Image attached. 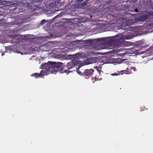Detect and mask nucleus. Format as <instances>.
<instances>
[{"mask_svg":"<svg viewBox=\"0 0 153 153\" xmlns=\"http://www.w3.org/2000/svg\"><path fill=\"white\" fill-rule=\"evenodd\" d=\"M45 22H46V20H42L41 22V24H42V25L44 24Z\"/></svg>","mask_w":153,"mask_h":153,"instance_id":"nucleus-15","label":"nucleus"},{"mask_svg":"<svg viewBox=\"0 0 153 153\" xmlns=\"http://www.w3.org/2000/svg\"><path fill=\"white\" fill-rule=\"evenodd\" d=\"M42 1V0H39L38 1H36V2H39L40 3H41Z\"/></svg>","mask_w":153,"mask_h":153,"instance_id":"nucleus-20","label":"nucleus"},{"mask_svg":"<svg viewBox=\"0 0 153 153\" xmlns=\"http://www.w3.org/2000/svg\"><path fill=\"white\" fill-rule=\"evenodd\" d=\"M98 40H101V39H98Z\"/></svg>","mask_w":153,"mask_h":153,"instance_id":"nucleus-24","label":"nucleus"},{"mask_svg":"<svg viewBox=\"0 0 153 153\" xmlns=\"http://www.w3.org/2000/svg\"><path fill=\"white\" fill-rule=\"evenodd\" d=\"M42 66H43L42 68V70L40 71L39 74L38 73H34L31 75V76H33L36 78L42 77L43 76L47 75L49 73V72H50V70H49L50 68L48 63H45L44 65L42 64Z\"/></svg>","mask_w":153,"mask_h":153,"instance_id":"nucleus-4","label":"nucleus"},{"mask_svg":"<svg viewBox=\"0 0 153 153\" xmlns=\"http://www.w3.org/2000/svg\"><path fill=\"white\" fill-rule=\"evenodd\" d=\"M134 23V22H133L131 20H129L128 21V24L126 25V27H128L126 28L127 29V30H132L133 27H129V26L133 25Z\"/></svg>","mask_w":153,"mask_h":153,"instance_id":"nucleus-9","label":"nucleus"},{"mask_svg":"<svg viewBox=\"0 0 153 153\" xmlns=\"http://www.w3.org/2000/svg\"><path fill=\"white\" fill-rule=\"evenodd\" d=\"M111 38L108 42V44L110 46L118 47L123 45L124 43V39L121 36L117 35Z\"/></svg>","mask_w":153,"mask_h":153,"instance_id":"nucleus-2","label":"nucleus"},{"mask_svg":"<svg viewBox=\"0 0 153 153\" xmlns=\"http://www.w3.org/2000/svg\"><path fill=\"white\" fill-rule=\"evenodd\" d=\"M87 4V1H84L82 2L81 4V5L82 6H85Z\"/></svg>","mask_w":153,"mask_h":153,"instance_id":"nucleus-13","label":"nucleus"},{"mask_svg":"<svg viewBox=\"0 0 153 153\" xmlns=\"http://www.w3.org/2000/svg\"><path fill=\"white\" fill-rule=\"evenodd\" d=\"M111 13V15L112 16L114 17H117L119 16V15H120L121 14V13L118 10H115L114 12H113Z\"/></svg>","mask_w":153,"mask_h":153,"instance_id":"nucleus-10","label":"nucleus"},{"mask_svg":"<svg viewBox=\"0 0 153 153\" xmlns=\"http://www.w3.org/2000/svg\"><path fill=\"white\" fill-rule=\"evenodd\" d=\"M96 58H90L88 59L85 62V64L86 65L93 64L96 62L97 61Z\"/></svg>","mask_w":153,"mask_h":153,"instance_id":"nucleus-8","label":"nucleus"},{"mask_svg":"<svg viewBox=\"0 0 153 153\" xmlns=\"http://www.w3.org/2000/svg\"><path fill=\"white\" fill-rule=\"evenodd\" d=\"M112 0H109L108 1H107V4H110L111 3V2L112 1Z\"/></svg>","mask_w":153,"mask_h":153,"instance_id":"nucleus-17","label":"nucleus"},{"mask_svg":"<svg viewBox=\"0 0 153 153\" xmlns=\"http://www.w3.org/2000/svg\"><path fill=\"white\" fill-rule=\"evenodd\" d=\"M76 42L75 41H72L69 44V46L70 47L66 49L65 51H67L68 52L71 51H74L75 50V48L76 47Z\"/></svg>","mask_w":153,"mask_h":153,"instance_id":"nucleus-7","label":"nucleus"},{"mask_svg":"<svg viewBox=\"0 0 153 153\" xmlns=\"http://www.w3.org/2000/svg\"><path fill=\"white\" fill-rule=\"evenodd\" d=\"M83 1V0H77V2H81Z\"/></svg>","mask_w":153,"mask_h":153,"instance_id":"nucleus-18","label":"nucleus"},{"mask_svg":"<svg viewBox=\"0 0 153 153\" xmlns=\"http://www.w3.org/2000/svg\"><path fill=\"white\" fill-rule=\"evenodd\" d=\"M143 41H141V40H140V41H138L137 42V45L138 46H141V47H144V46L143 45H143Z\"/></svg>","mask_w":153,"mask_h":153,"instance_id":"nucleus-12","label":"nucleus"},{"mask_svg":"<svg viewBox=\"0 0 153 153\" xmlns=\"http://www.w3.org/2000/svg\"><path fill=\"white\" fill-rule=\"evenodd\" d=\"M86 1H87H87H89V0H85Z\"/></svg>","mask_w":153,"mask_h":153,"instance_id":"nucleus-23","label":"nucleus"},{"mask_svg":"<svg viewBox=\"0 0 153 153\" xmlns=\"http://www.w3.org/2000/svg\"><path fill=\"white\" fill-rule=\"evenodd\" d=\"M98 71L99 72V73H100V71L99 70H98Z\"/></svg>","mask_w":153,"mask_h":153,"instance_id":"nucleus-22","label":"nucleus"},{"mask_svg":"<svg viewBox=\"0 0 153 153\" xmlns=\"http://www.w3.org/2000/svg\"><path fill=\"white\" fill-rule=\"evenodd\" d=\"M121 72H123V73H125L126 74H128L127 71L126 70H123L121 71Z\"/></svg>","mask_w":153,"mask_h":153,"instance_id":"nucleus-16","label":"nucleus"},{"mask_svg":"<svg viewBox=\"0 0 153 153\" xmlns=\"http://www.w3.org/2000/svg\"><path fill=\"white\" fill-rule=\"evenodd\" d=\"M51 3H50L49 4V6H51Z\"/></svg>","mask_w":153,"mask_h":153,"instance_id":"nucleus-25","label":"nucleus"},{"mask_svg":"<svg viewBox=\"0 0 153 153\" xmlns=\"http://www.w3.org/2000/svg\"><path fill=\"white\" fill-rule=\"evenodd\" d=\"M146 28L149 30H153V24H151L148 25H147Z\"/></svg>","mask_w":153,"mask_h":153,"instance_id":"nucleus-11","label":"nucleus"},{"mask_svg":"<svg viewBox=\"0 0 153 153\" xmlns=\"http://www.w3.org/2000/svg\"><path fill=\"white\" fill-rule=\"evenodd\" d=\"M49 66V70H50V72L52 73H54L55 72L60 71L62 73L64 72L63 64L61 62L56 63L54 62H48Z\"/></svg>","mask_w":153,"mask_h":153,"instance_id":"nucleus-3","label":"nucleus"},{"mask_svg":"<svg viewBox=\"0 0 153 153\" xmlns=\"http://www.w3.org/2000/svg\"><path fill=\"white\" fill-rule=\"evenodd\" d=\"M77 73L80 75H81L82 74V75L84 76H85L86 78H88L91 76L92 78L97 79L96 74L97 72V71H95L94 70L92 69L85 70L84 72L82 74L79 71H77Z\"/></svg>","mask_w":153,"mask_h":153,"instance_id":"nucleus-5","label":"nucleus"},{"mask_svg":"<svg viewBox=\"0 0 153 153\" xmlns=\"http://www.w3.org/2000/svg\"><path fill=\"white\" fill-rule=\"evenodd\" d=\"M72 57L73 59L72 61L68 62L67 65L63 67V70L64 73H67L68 70L74 67H76V68L78 66V68L81 67L79 59L81 58V55L78 53H77L73 55Z\"/></svg>","mask_w":153,"mask_h":153,"instance_id":"nucleus-1","label":"nucleus"},{"mask_svg":"<svg viewBox=\"0 0 153 153\" xmlns=\"http://www.w3.org/2000/svg\"><path fill=\"white\" fill-rule=\"evenodd\" d=\"M34 6L35 7V8L33 7V10H35V9H36V6H35V5H34Z\"/></svg>","mask_w":153,"mask_h":153,"instance_id":"nucleus-21","label":"nucleus"},{"mask_svg":"<svg viewBox=\"0 0 153 153\" xmlns=\"http://www.w3.org/2000/svg\"><path fill=\"white\" fill-rule=\"evenodd\" d=\"M153 13H149L147 14H143L138 16L137 18V20L139 21L143 22L149 18L150 16H152Z\"/></svg>","mask_w":153,"mask_h":153,"instance_id":"nucleus-6","label":"nucleus"},{"mask_svg":"<svg viewBox=\"0 0 153 153\" xmlns=\"http://www.w3.org/2000/svg\"><path fill=\"white\" fill-rule=\"evenodd\" d=\"M134 11L136 12H138V9L137 8H136L134 10Z\"/></svg>","mask_w":153,"mask_h":153,"instance_id":"nucleus-19","label":"nucleus"},{"mask_svg":"<svg viewBox=\"0 0 153 153\" xmlns=\"http://www.w3.org/2000/svg\"><path fill=\"white\" fill-rule=\"evenodd\" d=\"M111 75L113 76H114L119 75V74L118 73H114L112 74H111Z\"/></svg>","mask_w":153,"mask_h":153,"instance_id":"nucleus-14","label":"nucleus"}]
</instances>
